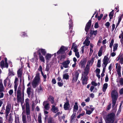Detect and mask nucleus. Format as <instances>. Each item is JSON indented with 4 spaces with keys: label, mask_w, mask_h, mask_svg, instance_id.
<instances>
[{
    "label": "nucleus",
    "mask_w": 123,
    "mask_h": 123,
    "mask_svg": "<svg viewBox=\"0 0 123 123\" xmlns=\"http://www.w3.org/2000/svg\"><path fill=\"white\" fill-rule=\"evenodd\" d=\"M9 73L8 74V76H12L14 75V73L12 71H10L9 69Z\"/></svg>",
    "instance_id": "72a5a7b5"
},
{
    "label": "nucleus",
    "mask_w": 123,
    "mask_h": 123,
    "mask_svg": "<svg viewBox=\"0 0 123 123\" xmlns=\"http://www.w3.org/2000/svg\"><path fill=\"white\" fill-rule=\"evenodd\" d=\"M70 105L69 103L66 102L64 105V109L66 110H68L69 109Z\"/></svg>",
    "instance_id": "a211bd4d"
},
{
    "label": "nucleus",
    "mask_w": 123,
    "mask_h": 123,
    "mask_svg": "<svg viewBox=\"0 0 123 123\" xmlns=\"http://www.w3.org/2000/svg\"><path fill=\"white\" fill-rule=\"evenodd\" d=\"M48 101H45L43 103V105L44 106V109L47 111H48L50 108L49 104L48 103Z\"/></svg>",
    "instance_id": "6e6552de"
},
{
    "label": "nucleus",
    "mask_w": 123,
    "mask_h": 123,
    "mask_svg": "<svg viewBox=\"0 0 123 123\" xmlns=\"http://www.w3.org/2000/svg\"><path fill=\"white\" fill-rule=\"evenodd\" d=\"M11 104H7L6 106V108L5 111V113L9 114L11 110Z\"/></svg>",
    "instance_id": "2eb2a0df"
},
{
    "label": "nucleus",
    "mask_w": 123,
    "mask_h": 123,
    "mask_svg": "<svg viewBox=\"0 0 123 123\" xmlns=\"http://www.w3.org/2000/svg\"><path fill=\"white\" fill-rule=\"evenodd\" d=\"M21 96V95H17V102L18 104V105L20 102L21 103V105H22V104H23L22 102V98Z\"/></svg>",
    "instance_id": "dca6fc26"
},
{
    "label": "nucleus",
    "mask_w": 123,
    "mask_h": 123,
    "mask_svg": "<svg viewBox=\"0 0 123 123\" xmlns=\"http://www.w3.org/2000/svg\"><path fill=\"white\" fill-rule=\"evenodd\" d=\"M108 54H107L105 56L104 59L103 60V64H102V66H103V64H107L108 63L109 58L108 56Z\"/></svg>",
    "instance_id": "1a4fd4ad"
},
{
    "label": "nucleus",
    "mask_w": 123,
    "mask_h": 123,
    "mask_svg": "<svg viewBox=\"0 0 123 123\" xmlns=\"http://www.w3.org/2000/svg\"><path fill=\"white\" fill-rule=\"evenodd\" d=\"M55 121L53 117H49L48 119V123H55Z\"/></svg>",
    "instance_id": "5701e85b"
},
{
    "label": "nucleus",
    "mask_w": 123,
    "mask_h": 123,
    "mask_svg": "<svg viewBox=\"0 0 123 123\" xmlns=\"http://www.w3.org/2000/svg\"><path fill=\"white\" fill-rule=\"evenodd\" d=\"M40 60L42 62H45L44 58L43 56L42 55L40 52H38Z\"/></svg>",
    "instance_id": "4be33fe9"
},
{
    "label": "nucleus",
    "mask_w": 123,
    "mask_h": 123,
    "mask_svg": "<svg viewBox=\"0 0 123 123\" xmlns=\"http://www.w3.org/2000/svg\"><path fill=\"white\" fill-rule=\"evenodd\" d=\"M21 89H18L17 91V95H21Z\"/></svg>",
    "instance_id": "ea45409f"
},
{
    "label": "nucleus",
    "mask_w": 123,
    "mask_h": 123,
    "mask_svg": "<svg viewBox=\"0 0 123 123\" xmlns=\"http://www.w3.org/2000/svg\"><path fill=\"white\" fill-rule=\"evenodd\" d=\"M15 123H19V119L18 117H15Z\"/></svg>",
    "instance_id": "a19ab883"
},
{
    "label": "nucleus",
    "mask_w": 123,
    "mask_h": 123,
    "mask_svg": "<svg viewBox=\"0 0 123 123\" xmlns=\"http://www.w3.org/2000/svg\"><path fill=\"white\" fill-rule=\"evenodd\" d=\"M69 28H71L72 27L73 25V22L71 19H70L69 22Z\"/></svg>",
    "instance_id": "e433bc0d"
},
{
    "label": "nucleus",
    "mask_w": 123,
    "mask_h": 123,
    "mask_svg": "<svg viewBox=\"0 0 123 123\" xmlns=\"http://www.w3.org/2000/svg\"><path fill=\"white\" fill-rule=\"evenodd\" d=\"M0 65L1 68L3 69L4 68L5 62L4 60H2L0 62Z\"/></svg>",
    "instance_id": "c756f323"
},
{
    "label": "nucleus",
    "mask_w": 123,
    "mask_h": 123,
    "mask_svg": "<svg viewBox=\"0 0 123 123\" xmlns=\"http://www.w3.org/2000/svg\"><path fill=\"white\" fill-rule=\"evenodd\" d=\"M22 121L23 123H27L26 116L23 115L22 116Z\"/></svg>",
    "instance_id": "7c9ffc66"
},
{
    "label": "nucleus",
    "mask_w": 123,
    "mask_h": 123,
    "mask_svg": "<svg viewBox=\"0 0 123 123\" xmlns=\"http://www.w3.org/2000/svg\"><path fill=\"white\" fill-rule=\"evenodd\" d=\"M76 116V113H73L71 117L70 121L71 122L73 120L74 118H75Z\"/></svg>",
    "instance_id": "c9c22d12"
},
{
    "label": "nucleus",
    "mask_w": 123,
    "mask_h": 123,
    "mask_svg": "<svg viewBox=\"0 0 123 123\" xmlns=\"http://www.w3.org/2000/svg\"><path fill=\"white\" fill-rule=\"evenodd\" d=\"M114 42V40L113 39H112L110 43V47L111 48L112 47V46L113 45Z\"/></svg>",
    "instance_id": "c03bdc74"
},
{
    "label": "nucleus",
    "mask_w": 123,
    "mask_h": 123,
    "mask_svg": "<svg viewBox=\"0 0 123 123\" xmlns=\"http://www.w3.org/2000/svg\"><path fill=\"white\" fill-rule=\"evenodd\" d=\"M70 63V61L69 60H67L64 62H63L62 63V65L63 67L65 68H67L69 67L68 65Z\"/></svg>",
    "instance_id": "9d476101"
},
{
    "label": "nucleus",
    "mask_w": 123,
    "mask_h": 123,
    "mask_svg": "<svg viewBox=\"0 0 123 123\" xmlns=\"http://www.w3.org/2000/svg\"><path fill=\"white\" fill-rule=\"evenodd\" d=\"M92 113V112L90 110H86V114L88 115H90Z\"/></svg>",
    "instance_id": "e2e57ef3"
},
{
    "label": "nucleus",
    "mask_w": 123,
    "mask_h": 123,
    "mask_svg": "<svg viewBox=\"0 0 123 123\" xmlns=\"http://www.w3.org/2000/svg\"><path fill=\"white\" fill-rule=\"evenodd\" d=\"M78 107L77 105V103L76 102L75 103V105L74 106V110H77L78 109Z\"/></svg>",
    "instance_id": "58836bf2"
},
{
    "label": "nucleus",
    "mask_w": 123,
    "mask_h": 123,
    "mask_svg": "<svg viewBox=\"0 0 123 123\" xmlns=\"http://www.w3.org/2000/svg\"><path fill=\"white\" fill-rule=\"evenodd\" d=\"M91 84L92 85L95 86H97L98 85V84L96 83L94 81H92L91 82Z\"/></svg>",
    "instance_id": "4d7b16f0"
},
{
    "label": "nucleus",
    "mask_w": 123,
    "mask_h": 123,
    "mask_svg": "<svg viewBox=\"0 0 123 123\" xmlns=\"http://www.w3.org/2000/svg\"><path fill=\"white\" fill-rule=\"evenodd\" d=\"M39 114L38 117V121L39 123H41L42 120L41 115H40V116Z\"/></svg>",
    "instance_id": "49530a36"
},
{
    "label": "nucleus",
    "mask_w": 123,
    "mask_h": 123,
    "mask_svg": "<svg viewBox=\"0 0 123 123\" xmlns=\"http://www.w3.org/2000/svg\"><path fill=\"white\" fill-rule=\"evenodd\" d=\"M14 88L15 92H16L17 90V87L18 83H14Z\"/></svg>",
    "instance_id": "a18cd8bd"
},
{
    "label": "nucleus",
    "mask_w": 123,
    "mask_h": 123,
    "mask_svg": "<svg viewBox=\"0 0 123 123\" xmlns=\"http://www.w3.org/2000/svg\"><path fill=\"white\" fill-rule=\"evenodd\" d=\"M79 73L78 71H76L75 73V74L73 75L72 76V83H74L75 82H76L79 77Z\"/></svg>",
    "instance_id": "423d86ee"
},
{
    "label": "nucleus",
    "mask_w": 123,
    "mask_h": 123,
    "mask_svg": "<svg viewBox=\"0 0 123 123\" xmlns=\"http://www.w3.org/2000/svg\"><path fill=\"white\" fill-rule=\"evenodd\" d=\"M12 116L11 113H10L9 115V117L8 119V122L9 123L12 122Z\"/></svg>",
    "instance_id": "79ce46f5"
},
{
    "label": "nucleus",
    "mask_w": 123,
    "mask_h": 123,
    "mask_svg": "<svg viewBox=\"0 0 123 123\" xmlns=\"http://www.w3.org/2000/svg\"><path fill=\"white\" fill-rule=\"evenodd\" d=\"M89 66V65L87 64L86 65V67L84 69V73L85 75H87L88 74L90 70Z\"/></svg>",
    "instance_id": "9b49d317"
},
{
    "label": "nucleus",
    "mask_w": 123,
    "mask_h": 123,
    "mask_svg": "<svg viewBox=\"0 0 123 123\" xmlns=\"http://www.w3.org/2000/svg\"><path fill=\"white\" fill-rule=\"evenodd\" d=\"M51 111L55 113H56L59 110L58 108L55 107V105H53L51 108Z\"/></svg>",
    "instance_id": "412c9836"
},
{
    "label": "nucleus",
    "mask_w": 123,
    "mask_h": 123,
    "mask_svg": "<svg viewBox=\"0 0 123 123\" xmlns=\"http://www.w3.org/2000/svg\"><path fill=\"white\" fill-rule=\"evenodd\" d=\"M109 81V78L108 77V75L107 74L106 75L105 79V81L106 82H108Z\"/></svg>",
    "instance_id": "bf43d9fd"
},
{
    "label": "nucleus",
    "mask_w": 123,
    "mask_h": 123,
    "mask_svg": "<svg viewBox=\"0 0 123 123\" xmlns=\"http://www.w3.org/2000/svg\"><path fill=\"white\" fill-rule=\"evenodd\" d=\"M75 55L78 58L80 57V55L79 52H77L75 53Z\"/></svg>",
    "instance_id": "052dcab7"
},
{
    "label": "nucleus",
    "mask_w": 123,
    "mask_h": 123,
    "mask_svg": "<svg viewBox=\"0 0 123 123\" xmlns=\"http://www.w3.org/2000/svg\"><path fill=\"white\" fill-rule=\"evenodd\" d=\"M31 88L29 87L27 88V93L28 95V97H29L31 92Z\"/></svg>",
    "instance_id": "c85d7f7f"
},
{
    "label": "nucleus",
    "mask_w": 123,
    "mask_h": 123,
    "mask_svg": "<svg viewBox=\"0 0 123 123\" xmlns=\"http://www.w3.org/2000/svg\"><path fill=\"white\" fill-rule=\"evenodd\" d=\"M29 99L28 98L25 99V102L26 106V112L28 119L31 120L30 106L29 103Z\"/></svg>",
    "instance_id": "7ed1b4c3"
},
{
    "label": "nucleus",
    "mask_w": 123,
    "mask_h": 123,
    "mask_svg": "<svg viewBox=\"0 0 123 123\" xmlns=\"http://www.w3.org/2000/svg\"><path fill=\"white\" fill-rule=\"evenodd\" d=\"M4 87L2 81H0V91L4 90Z\"/></svg>",
    "instance_id": "f704fd0d"
},
{
    "label": "nucleus",
    "mask_w": 123,
    "mask_h": 123,
    "mask_svg": "<svg viewBox=\"0 0 123 123\" xmlns=\"http://www.w3.org/2000/svg\"><path fill=\"white\" fill-rule=\"evenodd\" d=\"M110 23L109 22H107L105 24V26H107L108 28L110 26Z\"/></svg>",
    "instance_id": "774afa93"
},
{
    "label": "nucleus",
    "mask_w": 123,
    "mask_h": 123,
    "mask_svg": "<svg viewBox=\"0 0 123 123\" xmlns=\"http://www.w3.org/2000/svg\"><path fill=\"white\" fill-rule=\"evenodd\" d=\"M118 46V44L117 43H115L114 44L113 47V51H115L117 49Z\"/></svg>",
    "instance_id": "2f4dec72"
},
{
    "label": "nucleus",
    "mask_w": 123,
    "mask_h": 123,
    "mask_svg": "<svg viewBox=\"0 0 123 123\" xmlns=\"http://www.w3.org/2000/svg\"><path fill=\"white\" fill-rule=\"evenodd\" d=\"M121 67L120 64L118 66V67H117V68L116 69V71L117 72H121Z\"/></svg>",
    "instance_id": "37998d69"
},
{
    "label": "nucleus",
    "mask_w": 123,
    "mask_h": 123,
    "mask_svg": "<svg viewBox=\"0 0 123 123\" xmlns=\"http://www.w3.org/2000/svg\"><path fill=\"white\" fill-rule=\"evenodd\" d=\"M52 55L51 54H47L45 57V59L46 61H49L51 58Z\"/></svg>",
    "instance_id": "393cba45"
},
{
    "label": "nucleus",
    "mask_w": 123,
    "mask_h": 123,
    "mask_svg": "<svg viewBox=\"0 0 123 123\" xmlns=\"http://www.w3.org/2000/svg\"><path fill=\"white\" fill-rule=\"evenodd\" d=\"M73 48L74 49H77V46L76 45L74 46V43H73L72 44L71 49H72Z\"/></svg>",
    "instance_id": "8fccbe9b"
},
{
    "label": "nucleus",
    "mask_w": 123,
    "mask_h": 123,
    "mask_svg": "<svg viewBox=\"0 0 123 123\" xmlns=\"http://www.w3.org/2000/svg\"><path fill=\"white\" fill-rule=\"evenodd\" d=\"M7 82V84H8V86H9L11 84L10 80L9 78L8 77H7L6 79H5L4 82V84L5 87H6V83Z\"/></svg>",
    "instance_id": "f8f14e48"
},
{
    "label": "nucleus",
    "mask_w": 123,
    "mask_h": 123,
    "mask_svg": "<svg viewBox=\"0 0 123 123\" xmlns=\"http://www.w3.org/2000/svg\"><path fill=\"white\" fill-rule=\"evenodd\" d=\"M94 57H92L90 61H89L88 65H91V66L92 65L94 62Z\"/></svg>",
    "instance_id": "4c0bfd02"
},
{
    "label": "nucleus",
    "mask_w": 123,
    "mask_h": 123,
    "mask_svg": "<svg viewBox=\"0 0 123 123\" xmlns=\"http://www.w3.org/2000/svg\"><path fill=\"white\" fill-rule=\"evenodd\" d=\"M114 10H112L111 12L109 14V17H111L113 18V12Z\"/></svg>",
    "instance_id": "09e8293b"
},
{
    "label": "nucleus",
    "mask_w": 123,
    "mask_h": 123,
    "mask_svg": "<svg viewBox=\"0 0 123 123\" xmlns=\"http://www.w3.org/2000/svg\"><path fill=\"white\" fill-rule=\"evenodd\" d=\"M118 93L115 90L112 91L111 93V97L112 99V106L114 107L116 104V101L117 99Z\"/></svg>",
    "instance_id": "f03ea898"
},
{
    "label": "nucleus",
    "mask_w": 123,
    "mask_h": 123,
    "mask_svg": "<svg viewBox=\"0 0 123 123\" xmlns=\"http://www.w3.org/2000/svg\"><path fill=\"white\" fill-rule=\"evenodd\" d=\"M87 75H84L83 76H82V83L83 85H86L87 84V81L88 79Z\"/></svg>",
    "instance_id": "0eeeda50"
},
{
    "label": "nucleus",
    "mask_w": 123,
    "mask_h": 123,
    "mask_svg": "<svg viewBox=\"0 0 123 123\" xmlns=\"http://www.w3.org/2000/svg\"><path fill=\"white\" fill-rule=\"evenodd\" d=\"M34 79L40 81V78L39 76V73L36 74V76Z\"/></svg>",
    "instance_id": "473e14b6"
},
{
    "label": "nucleus",
    "mask_w": 123,
    "mask_h": 123,
    "mask_svg": "<svg viewBox=\"0 0 123 123\" xmlns=\"http://www.w3.org/2000/svg\"><path fill=\"white\" fill-rule=\"evenodd\" d=\"M115 116V114L113 112L108 114L105 117L106 123H113L114 122Z\"/></svg>",
    "instance_id": "20e7f679"
},
{
    "label": "nucleus",
    "mask_w": 123,
    "mask_h": 123,
    "mask_svg": "<svg viewBox=\"0 0 123 123\" xmlns=\"http://www.w3.org/2000/svg\"><path fill=\"white\" fill-rule=\"evenodd\" d=\"M49 69L50 68L49 65L47 64L46 69V70L47 71H49Z\"/></svg>",
    "instance_id": "0e129e2a"
},
{
    "label": "nucleus",
    "mask_w": 123,
    "mask_h": 123,
    "mask_svg": "<svg viewBox=\"0 0 123 123\" xmlns=\"http://www.w3.org/2000/svg\"><path fill=\"white\" fill-rule=\"evenodd\" d=\"M48 99L50 101L51 103L53 104L54 101V98L52 96H49L48 98Z\"/></svg>",
    "instance_id": "a878e982"
},
{
    "label": "nucleus",
    "mask_w": 123,
    "mask_h": 123,
    "mask_svg": "<svg viewBox=\"0 0 123 123\" xmlns=\"http://www.w3.org/2000/svg\"><path fill=\"white\" fill-rule=\"evenodd\" d=\"M92 21L91 19L89 20L88 22L86 25L85 28V31L86 32V34H87L88 32L91 25Z\"/></svg>",
    "instance_id": "39448f33"
},
{
    "label": "nucleus",
    "mask_w": 123,
    "mask_h": 123,
    "mask_svg": "<svg viewBox=\"0 0 123 123\" xmlns=\"http://www.w3.org/2000/svg\"><path fill=\"white\" fill-rule=\"evenodd\" d=\"M103 14H100V16H98V20H100L101 19L102 17H103Z\"/></svg>",
    "instance_id": "5fc2aeb1"
},
{
    "label": "nucleus",
    "mask_w": 123,
    "mask_h": 123,
    "mask_svg": "<svg viewBox=\"0 0 123 123\" xmlns=\"http://www.w3.org/2000/svg\"><path fill=\"white\" fill-rule=\"evenodd\" d=\"M22 71L21 69H19L17 71V74L18 77H21L22 75Z\"/></svg>",
    "instance_id": "b1692460"
},
{
    "label": "nucleus",
    "mask_w": 123,
    "mask_h": 123,
    "mask_svg": "<svg viewBox=\"0 0 123 123\" xmlns=\"http://www.w3.org/2000/svg\"><path fill=\"white\" fill-rule=\"evenodd\" d=\"M43 77V81L44 82H45L46 81V78H47V76L46 74L43 75L42 76Z\"/></svg>",
    "instance_id": "680f3d73"
},
{
    "label": "nucleus",
    "mask_w": 123,
    "mask_h": 123,
    "mask_svg": "<svg viewBox=\"0 0 123 123\" xmlns=\"http://www.w3.org/2000/svg\"><path fill=\"white\" fill-rule=\"evenodd\" d=\"M86 63V61L84 59L81 61L80 63V65H81V68H85Z\"/></svg>",
    "instance_id": "f3484780"
},
{
    "label": "nucleus",
    "mask_w": 123,
    "mask_h": 123,
    "mask_svg": "<svg viewBox=\"0 0 123 123\" xmlns=\"http://www.w3.org/2000/svg\"><path fill=\"white\" fill-rule=\"evenodd\" d=\"M99 27L98 23V22H96L94 25V27L95 28H97Z\"/></svg>",
    "instance_id": "864d4df0"
},
{
    "label": "nucleus",
    "mask_w": 123,
    "mask_h": 123,
    "mask_svg": "<svg viewBox=\"0 0 123 123\" xmlns=\"http://www.w3.org/2000/svg\"><path fill=\"white\" fill-rule=\"evenodd\" d=\"M59 87H61L63 85V84L62 83L60 82H58L57 83Z\"/></svg>",
    "instance_id": "13d9d810"
},
{
    "label": "nucleus",
    "mask_w": 123,
    "mask_h": 123,
    "mask_svg": "<svg viewBox=\"0 0 123 123\" xmlns=\"http://www.w3.org/2000/svg\"><path fill=\"white\" fill-rule=\"evenodd\" d=\"M90 37H91L93 35L94 36H96L98 32V31L97 30L92 31V30H90Z\"/></svg>",
    "instance_id": "aec40b11"
},
{
    "label": "nucleus",
    "mask_w": 123,
    "mask_h": 123,
    "mask_svg": "<svg viewBox=\"0 0 123 123\" xmlns=\"http://www.w3.org/2000/svg\"><path fill=\"white\" fill-rule=\"evenodd\" d=\"M89 37L88 36H86V38L83 44H85L86 46H88L89 45L90 42L89 40Z\"/></svg>",
    "instance_id": "ddd939ff"
},
{
    "label": "nucleus",
    "mask_w": 123,
    "mask_h": 123,
    "mask_svg": "<svg viewBox=\"0 0 123 123\" xmlns=\"http://www.w3.org/2000/svg\"><path fill=\"white\" fill-rule=\"evenodd\" d=\"M39 82V81L34 79L32 82V85L33 87L34 88L36 87Z\"/></svg>",
    "instance_id": "4468645a"
},
{
    "label": "nucleus",
    "mask_w": 123,
    "mask_h": 123,
    "mask_svg": "<svg viewBox=\"0 0 123 123\" xmlns=\"http://www.w3.org/2000/svg\"><path fill=\"white\" fill-rule=\"evenodd\" d=\"M120 62L121 64H122L123 63V56H122L120 58Z\"/></svg>",
    "instance_id": "6e6d98bb"
},
{
    "label": "nucleus",
    "mask_w": 123,
    "mask_h": 123,
    "mask_svg": "<svg viewBox=\"0 0 123 123\" xmlns=\"http://www.w3.org/2000/svg\"><path fill=\"white\" fill-rule=\"evenodd\" d=\"M101 61L100 60H98L97 63V67L98 68H100V67L101 66Z\"/></svg>",
    "instance_id": "de8ad7c7"
},
{
    "label": "nucleus",
    "mask_w": 123,
    "mask_h": 123,
    "mask_svg": "<svg viewBox=\"0 0 123 123\" xmlns=\"http://www.w3.org/2000/svg\"><path fill=\"white\" fill-rule=\"evenodd\" d=\"M96 73L98 74H99L100 72V70L99 69L97 68L95 70Z\"/></svg>",
    "instance_id": "603ef678"
},
{
    "label": "nucleus",
    "mask_w": 123,
    "mask_h": 123,
    "mask_svg": "<svg viewBox=\"0 0 123 123\" xmlns=\"http://www.w3.org/2000/svg\"><path fill=\"white\" fill-rule=\"evenodd\" d=\"M39 52L41 53H41L44 56L45 55L46 53V52L45 49H39L37 52L38 53V52Z\"/></svg>",
    "instance_id": "6ab92c4d"
},
{
    "label": "nucleus",
    "mask_w": 123,
    "mask_h": 123,
    "mask_svg": "<svg viewBox=\"0 0 123 123\" xmlns=\"http://www.w3.org/2000/svg\"><path fill=\"white\" fill-rule=\"evenodd\" d=\"M108 85V84L107 83H105L103 85L102 89V91L103 92H105L107 88Z\"/></svg>",
    "instance_id": "bb28decb"
},
{
    "label": "nucleus",
    "mask_w": 123,
    "mask_h": 123,
    "mask_svg": "<svg viewBox=\"0 0 123 123\" xmlns=\"http://www.w3.org/2000/svg\"><path fill=\"white\" fill-rule=\"evenodd\" d=\"M119 82L120 84L121 85H123V78H121L120 79V80L119 81Z\"/></svg>",
    "instance_id": "3c124183"
},
{
    "label": "nucleus",
    "mask_w": 123,
    "mask_h": 123,
    "mask_svg": "<svg viewBox=\"0 0 123 123\" xmlns=\"http://www.w3.org/2000/svg\"><path fill=\"white\" fill-rule=\"evenodd\" d=\"M69 76L68 73L64 74L63 75V79L67 80L69 79Z\"/></svg>",
    "instance_id": "cd10ccee"
},
{
    "label": "nucleus",
    "mask_w": 123,
    "mask_h": 123,
    "mask_svg": "<svg viewBox=\"0 0 123 123\" xmlns=\"http://www.w3.org/2000/svg\"><path fill=\"white\" fill-rule=\"evenodd\" d=\"M51 82L54 84H55L56 83V80L55 79H53L52 80Z\"/></svg>",
    "instance_id": "338daca9"
},
{
    "label": "nucleus",
    "mask_w": 123,
    "mask_h": 123,
    "mask_svg": "<svg viewBox=\"0 0 123 123\" xmlns=\"http://www.w3.org/2000/svg\"><path fill=\"white\" fill-rule=\"evenodd\" d=\"M68 49V47L64 46L63 45L62 46L60 49L57 52L56 54L57 55H59L57 57V58L60 61L64 60L66 57V55H62L64 54L66 51Z\"/></svg>",
    "instance_id": "f257e3e1"
},
{
    "label": "nucleus",
    "mask_w": 123,
    "mask_h": 123,
    "mask_svg": "<svg viewBox=\"0 0 123 123\" xmlns=\"http://www.w3.org/2000/svg\"><path fill=\"white\" fill-rule=\"evenodd\" d=\"M111 104H110L107 107V110L108 111L111 108Z\"/></svg>",
    "instance_id": "69168bd1"
}]
</instances>
